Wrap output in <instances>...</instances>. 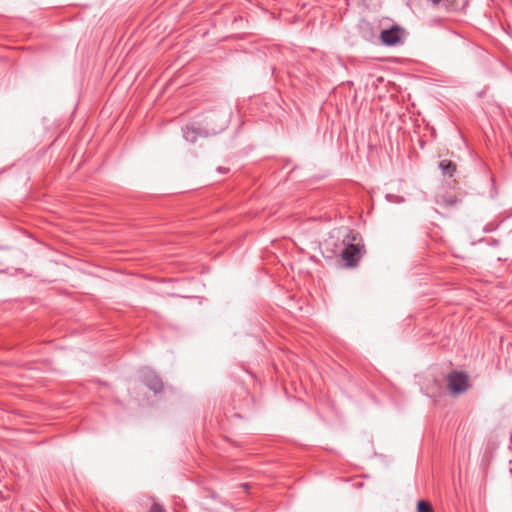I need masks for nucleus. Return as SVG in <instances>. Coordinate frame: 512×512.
Returning <instances> with one entry per match:
<instances>
[{
    "label": "nucleus",
    "instance_id": "nucleus-2",
    "mask_svg": "<svg viewBox=\"0 0 512 512\" xmlns=\"http://www.w3.org/2000/svg\"><path fill=\"white\" fill-rule=\"evenodd\" d=\"M362 247L359 244H347L342 252V258L348 266H355L361 257Z\"/></svg>",
    "mask_w": 512,
    "mask_h": 512
},
{
    "label": "nucleus",
    "instance_id": "nucleus-4",
    "mask_svg": "<svg viewBox=\"0 0 512 512\" xmlns=\"http://www.w3.org/2000/svg\"><path fill=\"white\" fill-rule=\"evenodd\" d=\"M380 38H381L382 42L386 45H389V46L395 45L400 40V30L397 27L383 30L381 32Z\"/></svg>",
    "mask_w": 512,
    "mask_h": 512
},
{
    "label": "nucleus",
    "instance_id": "nucleus-7",
    "mask_svg": "<svg viewBox=\"0 0 512 512\" xmlns=\"http://www.w3.org/2000/svg\"><path fill=\"white\" fill-rule=\"evenodd\" d=\"M417 512H433V509L430 503L421 500L417 503Z\"/></svg>",
    "mask_w": 512,
    "mask_h": 512
},
{
    "label": "nucleus",
    "instance_id": "nucleus-5",
    "mask_svg": "<svg viewBox=\"0 0 512 512\" xmlns=\"http://www.w3.org/2000/svg\"><path fill=\"white\" fill-rule=\"evenodd\" d=\"M201 134L199 129H196L194 126H187L183 130V136L186 141L190 143H194L197 139V136Z\"/></svg>",
    "mask_w": 512,
    "mask_h": 512
},
{
    "label": "nucleus",
    "instance_id": "nucleus-3",
    "mask_svg": "<svg viewBox=\"0 0 512 512\" xmlns=\"http://www.w3.org/2000/svg\"><path fill=\"white\" fill-rule=\"evenodd\" d=\"M142 379L144 384L155 393L160 392L163 388L161 379L153 371L143 370Z\"/></svg>",
    "mask_w": 512,
    "mask_h": 512
},
{
    "label": "nucleus",
    "instance_id": "nucleus-6",
    "mask_svg": "<svg viewBox=\"0 0 512 512\" xmlns=\"http://www.w3.org/2000/svg\"><path fill=\"white\" fill-rule=\"evenodd\" d=\"M439 168L444 175L453 176L456 171V164L449 160H442L439 163Z\"/></svg>",
    "mask_w": 512,
    "mask_h": 512
},
{
    "label": "nucleus",
    "instance_id": "nucleus-12",
    "mask_svg": "<svg viewBox=\"0 0 512 512\" xmlns=\"http://www.w3.org/2000/svg\"><path fill=\"white\" fill-rule=\"evenodd\" d=\"M343 242L349 244V241H346V239H343Z\"/></svg>",
    "mask_w": 512,
    "mask_h": 512
},
{
    "label": "nucleus",
    "instance_id": "nucleus-10",
    "mask_svg": "<svg viewBox=\"0 0 512 512\" xmlns=\"http://www.w3.org/2000/svg\"><path fill=\"white\" fill-rule=\"evenodd\" d=\"M387 200L390 201V202H396V201H400L401 199L396 196V195H392V194H388L386 196Z\"/></svg>",
    "mask_w": 512,
    "mask_h": 512
},
{
    "label": "nucleus",
    "instance_id": "nucleus-1",
    "mask_svg": "<svg viewBox=\"0 0 512 512\" xmlns=\"http://www.w3.org/2000/svg\"><path fill=\"white\" fill-rule=\"evenodd\" d=\"M448 388L452 394L458 395L468 389V376L462 372H451L448 377Z\"/></svg>",
    "mask_w": 512,
    "mask_h": 512
},
{
    "label": "nucleus",
    "instance_id": "nucleus-11",
    "mask_svg": "<svg viewBox=\"0 0 512 512\" xmlns=\"http://www.w3.org/2000/svg\"><path fill=\"white\" fill-rule=\"evenodd\" d=\"M343 242L349 244V241H346V239H343Z\"/></svg>",
    "mask_w": 512,
    "mask_h": 512
},
{
    "label": "nucleus",
    "instance_id": "nucleus-9",
    "mask_svg": "<svg viewBox=\"0 0 512 512\" xmlns=\"http://www.w3.org/2000/svg\"><path fill=\"white\" fill-rule=\"evenodd\" d=\"M150 512H165V509L161 505L154 503L150 508Z\"/></svg>",
    "mask_w": 512,
    "mask_h": 512
},
{
    "label": "nucleus",
    "instance_id": "nucleus-8",
    "mask_svg": "<svg viewBox=\"0 0 512 512\" xmlns=\"http://www.w3.org/2000/svg\"><path fill=\"white\" fill-rule=\"evenodd\" d=\"M433 6H438L439 4H443L445 7H449L453 0H429Z\"/></svg>",
    "mask_w": 512,
    "mask_h": 512
}]
</instances>
